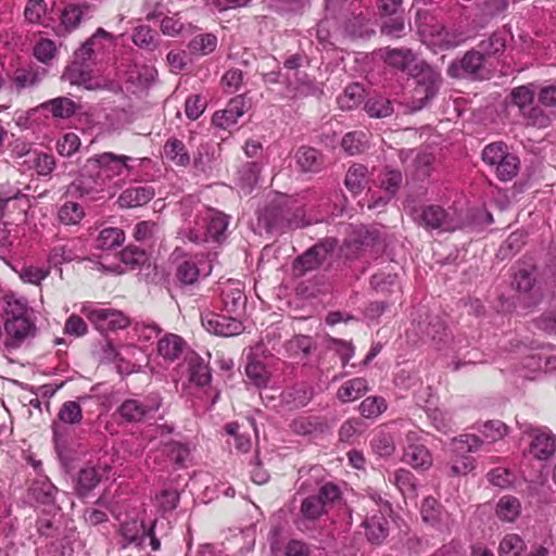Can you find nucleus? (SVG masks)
<instances>
[{
	"mask_svg": "<svg viewBox=\"0 0 556 556\" xmlns=\"http://www.w3.org/2000/svg\"><path fill=\"white\" fill-rule=\"evenodd\" d=\"M415 220L426 229L454 231L460 226V219L455 210H445L440 205L430 204L415 210Z\"/></svg>",
	"mask_w": 556,
	"mask_h": 556,
	"instance_id": "obj_5",
	"label": "nucleus"
},
{
	"mask_svg": "<svg viewBox=\"0 0 556 556\" xmlns=\"http://www.w3.org/2000/svg\"><path fill=\"white\" fill-rule=\"evenodd\" d=\"M80 312L102 333L125 329L129 325L128 317L122 312L92 303H85Z\"/></svg>",
	"mask_w": 556,
	"mask_h": 556,
	"instance_id": "obj_6",
	"label": "nucleus"
},
{
	"mask_svg": "<svg viewBox=\"0 0 556 556\" xmlns=\"http://www.w3.org/2000/svg\"><path fill=\"white\" fill-rule=\"evenodd\" d=\"M370 444L372 451L380 457H389L395 451L393 435L384 431L376 433Z\"/></svg>",
	"mask_w": 556,
	"mask_h": 556,
	"instance_id": "obj_51",
	"label": "nucleus"
},
{
	"mask_svg": "<svg viewBox=\"0 0 556 556\" xmlns=\"http://www.w3.org/2000/svg\"><path fill=\"white\" fill-rule=\"evenodd\" d=\"M240 100H231L225 110L214 113L213 124L223 129H227L235 125L238 122V118L243 115V110L240 108Z\"/></svg>",
	"mask_w": 556,
	"mask_h": 556,
	"instance_id": "obj_31",
	"label": "nucleus"
},
{
	"mask_svg": "<svg viewBox=\"0 0 556 556\" xmlns=\"http://www.w3.org/2000/svg\"><path fill=\"white\" fill-rule=\"evenodd\" d=\"M50 275V268L34 265H24L18 270V277L25 283L39 286Z\"/></svg>",
	"mask_w": 556,
	"mask_h": 556,
	"instance_id": "obj_55",
	"label": "nucleus"
},
{
	"mask_svg": "<svg viewBox=\"0 0 556 556\" xmlns=\"http://www.w3.org/2000/svg\"><path fill=\"white\" fill-rule=\"evenodd\" d=\"M506 48V33L495 31L489 38L479 43L480 52L491 56L504 52Z\"/></svg>",
	"mask_w": 556,
	"mask_h": 556,
	"instance_id": "obj_47",
	"label": "nucleus"
},
{
	"mask_svg": "<svg viewBox=\"0 0 556 556\" xmlns=\"http://www.w3.org/2000/svg\"><path fill=\"white\" fill-rule=\"evenodd\" d=\"M102 475L94 467H86L79 470L76 479V492L84 497L100 482Z\"/></svg>",
	"mask_w": 556,
	"mask_h": 556,
	"instance_id": "obj_33",
	"label": "nucleus"
},
{
	"mask_svg": "<svg viewBox=\"0 0 556 556\" xmlns=\"http://www.w3.org/2000/svg\"><path fill=\"white\" fill-rule=\"evenodd\" d=\"M393 478L390 477V480L396 485L399 491L404 496H414L416 492V478L415 476L406 469H399L393 472Z\"/></svg>",
	"mask_w": 556,
	"mask_h": 556,
	"instance_id": "obj_45",
	"label": "nucleus"
},
{
	"mask_svg": "<svg viewBox=\"0 0 556 556\" xmlns=\"http://www.w3.org/2000/svg\"><path fill=\"white\" fill-rule=\"evenodd\" d=\"M483 441L475 434H462L452 440V451L455 454H467L477 452L482 445Z\"/></svg>",
	"mask_w": 556,
	"mask_h": 556,
	"instance_id": "obj_52",
	"label": "nucleus"
},
{
	"mask_svg": "<svg viewBox=\"0 0 556 556\" xmlns=\"http://www.w3.org/2000/svg\"><path fill=\"white\" fill-rule=\"evenodd\" d=\"M162 399L157 393H150L142 400L129 399L118 407L121 417L128 422H140L151 418L161 407Z\"/></svg>",
	"mask_w": 556,
	"mask_h": 556,
	"instance_id": "obj_8",
	"label": "nucleus"
},
{
	"mask_svg": "<svg viewBox=\"0 0 556 556\" xmlns=\"http://www.w3.org/2000/svg\"><path fill=\"white\" fill-rule=\"evenodd\" d=\"M132 42L147 51H153L159 46V35L148 25H139L134 29Z\"/></svg>",
	"mask_w": 556,
	"mask_h": 556,
	"instance_id": "obj_39",
	"label": "nucleus"
},
{
	"mask_svg": "<svg viewBox=\"0 0 556 556\" xmlns=\"http://www.w3.org/2000/svg\"><path fill=\"white\" fill-rule=\"evenodd\" d=\"M217 46V38L213 34H200L193 37L188 48L194 54L207 55L212 53Z\"/></svg>",
	"mask_w": 556,
	"mask_h": 556,
	"instance_id": "obj_46",
	"label": "nucleus"
},
{
	"mask_svg": "<svg viewBox=\"0 0 556 556\" xmlns=\"http://www.w3.org/2000/svg\"><path fill=\"white\" fill-rule=\"evenodd\" d=\"M371 287L380 292H392L397 287V275L392 271H379L370 279Z\"/></svg>",
	"mask_w": 556,
	"mask_h": 556,
	"instance_id": "obj_60",
	"label": "nucleus"
},
{
	"mask_svg": "<svg viewBox=\"0 0 556 556\" xmlns=\"http://www.w3.org/2000/svg\"><path fill=\"white\" fill-rule=\"evenodd\" d=\"M364 98V88L358 85H350L344 93L339 98V104L342 110H352L356 108Z\"/></svg>",
	"mask_w": 556,
	"mask_h": 556,
	"instance_id": "obj_59",
	"label": "nucleus"
},
{
	"mask_svg": "<svg viewBox=\"0 0 556 556\" xmlns=\"http://www.w3.org/2000/svg\"><path fill=\"white\" fill-rule=\"evenodd\" d=\"M527 124L538 128H546L552 124L555 114L542 105H534L533 103L521 113Z\"/></svg>",
	"mask_w": 556,
	"mask_h": 556,
	"instance_id": "obj_36",
	"label": "nucleus"
},
{
	"mask_svg": "<svg viewBox=\"0 0 556 556\" xmlns=\"http://www.w3.org/2000/svg\"><path fill=\"white\" fill-rule=\"evenodd\" d=\"M294 157L298 166L304 173H316L323 167L321 154L314 148L300 147Z\"/></svg>",
	"mask_w": 556,
	"mask_h": 556,
	"instance_id": "obj_26",
	"label": "nucleus"
},
{
	"mask_svg": "<svg viewBox=\"0 0 556 556\" xmlns=\"http://www.w3.org/2000/svg\"><path fill=\"white\" fill-rule=\"evenodd\" d=\"M212 263L206 256H195L180 262L175 271V277L181 286H192L201 277H206L212 271Z\"/></svg>",
	"mask_w": 556,
	"mask_h": 556,
	"instance_id": "obj_13",
	"label": "nucleus"
},
{
	"mask_svg": "<svg viewBox=\"0 0 556 556\" xmlns=\"http://www.w3.org/2000/svg\"><path fill=\"white\" fill-rule=\"evenodd\" d=\"M525 547V542L518 534H506L500 543V556H520Z\"/></svg>",
	"mask_w": 556,
	"mask_h": 556,
	"instance_id": "obj_56",
	"label": "nucleus"
},
{
	"mask_svg": "<svg viewBox=\"0 0 556 556\" xmlns=\"http://www.w3.org/2000/svg\"><path fill=\"white\" fill-rule=\"evenodd\" d=\"M202 326L211 333L222 337H232L242 332L243 325L237 318L204 312L201 315Z\"/></svg>",
	"mask_w": 556,
	"mask_h": 556,
	"instance_id": "obj_16",
	"label": "nucleus"
},
{
	"mask_svg": "<svg viewBox=\"0 0 556 556\" xmlns=\"http://www.w3.org/2000/svg\"><path fill=\"white\" fill-rule=\"evenodd\" d=\"M17 154L25 156V163L33 166L40 176L50 175L55 167L54 156L51 154L39 152L25 146L21 151H17Z\"/></svg>",
	"mask_w": 556,
	"mask_h": 556,
	"instance_id": "obj_21",
	"label": "nucleus"
},
{
	"mask_svg": "<svg viewBox=\"0 0 556 556\" xmlns=\"http://www.w3.org/2000/svg\"><path fill=\"white\" fill-rule=\"evenodd\" d=\"M155 195L151 186H136L125 189L118 197L117 203L122 208H135L146 205Z\"/></svg>",
	"mask_w": 556,
	"mask_h": 556,
	"instance_id": "obj_20",
	"label": "nucleus"
},
{
	"mask_svg": "<svg viewBox=\"0 0 556 556\" xmlns=\"http://www.w3.org/2000/svg\"><path fill=\"white\" fill-rule=\"evenodd\" d=\"M337 242L332 239L319 242L299 256L293 265L296 275H304L306 271L314 270L328 260L334 250Z\"/></svg>",
	"mask_w": 556,
	"mask_h": 556,
	"instance_id": "obj_12",
	"label": "nucleus"
},
{
	"mask_svg": "<svg viewBox=\"0 0 556 556\" xmlns=\"http://www.w3.org/2000/svg\"><path fill=\"white\" fill-rule=\"evenodd\" d=\"M340 497V489L336 484L328 482L320 486L317 494L309 495L302 501L301 515L307 520H317Z\"/></svg>",
	"mask_w": 556,
	"mask_h": 556,
	"instance_id": "obj_7",
	"label": "nucleus"
},
{
	"mask_svg": "<svg viewBox=\"0 0 556 556\" xmlns=\"http://www.w3.org/2000/svg\"><path fill=\"white\" fill-rule=\"evenodd\" d=\"M326 424L315 416H300L291 424V429L294 433L300 435H311L316 432H321Z\"/></svg>",
	"mask_w": 556,
	"mask_h": 556,
	"instance_id": "obj_42",
	"label": "nucleus"
},
{
	"mask_svg": "<svg viewBox=\"0 0 556 556\" xmlns=\"http://www.w3.org/2000/svg\"><path fill=\"white\" fill-rule=\"evenodd\" d=\"M56 217L65 226L78 225L85 217V210L79 203L65 200L59 206Z\"/></svg>",
	"mask_w": 556,
	"mask_h": 556,
	"instance_id": "obj_32",
	"label": "nucleus"
},
{
	"mask_svg": "<svg viewBox=\"0 0 556 556\" xmlns=\"http://www.w3.org/2000/svg\"><path fill=\"white\" fill-rule=\"evenodd\" d=\"M363 525L368 541L374 544H380L388 535V520L381 511L367 517Z\"/></svg>",
	"mask_w": 556,
	"mask_h": 556,
	"instance_id": "obj_25",
	"label": "nucleus"
},
{
	"mask_svg": "<svg viewBox=\"0 0 556 556\" xmlns=\"http://www.w3.org/2000/svg\"><path fill=\"white\" fill-rule=\"evenodd\" d=\"M521 514L520 501L511 495L502 496L496 504L497 517L506 522H514Z\"/></svg>",
	"mask_w": 556,
	"mask_h": 556,
	"instance_id": "obj_34",
	"label": "nucleus"
},
{
	"mask_svg": "<svg viewBox=\"0 0 556 556\" xmlns=\"http://www.w3.org/2000/svg\"><path fill=\"white\" fill-rule=\"evenodd\" d=\"M260 173L261 166L256 162H248L239 169V187L244 194L252 192L258 181Z\"/></svg>",
	"mask_w": 556,
	"mask_h": 556,
	"instance_id": "obj_37",
	"label": "nucleus"
},
{
	"mask_svg": "<svg viewBox=\"0 0 556 556\" xmlns=\"http://www.w3.org/2000/svg\"><path fill=\"white\" fill-rule=\"evenodd\" d=\"M384 62L403 73L410 76L415 75L416 72L428 66V64L419 60L410 49H384L383 50Z\"/></svg>",
	"mask_w": 556,
	"mask_h": 556,
	"instance_id": "obj_15",
	"label": "nucleus"
},
{
	"mask_svg": "<svg viewBox=\"0 0 556 556\" xmlns=\"http://www.w3.org/2000/svg\"><path fill=\"white\" fill-rule=\"evenodd\" d=\"M163 156L176 166L187 167L191 163L190 153L186 144L178 138L170 137L163 146Z\"/></svg>",
	"mask_w": 556,
	"mask_h": 556,
	"instance_id": "obj_23",
	"label": "nucleus"
},
{
	"mask_svg": "<svg viewBox=\"0 0 556 556\" xmlns=\"http://www.w3.org/2000/svg\"><path fill=\"white\" fill-rule=\"evenodd\" d=\"M403 460L415 469H428L432 465V456L424 445L409 444L405 448Z\"/></svg>",
	"mask_w": 556,
	"mask_h": 556,
	"instance_id": "obj_30",
	"label": "nucleus"
},
{
	"mask_svg": "<svg viewBox=\"0 0 556 556\" xmlns=\"http://www.w3.org/2000/svg\"><path fill=\"white\" fill-rule=\"evenodd\" d=\"M46 70L35 65L17 67L10 76V88L20 93L26 88L37 86L45 77Z\"/></svg>",
	"mask_w": 556,
	"mask_h": 556,
	"instance_id": "obj_18",
	"label": "nucleus"
},
{
	"mask_svg": "<svg viewBox=\"0 0 556 556\" xmlns=\"http://www.w3.org/2000/svg\"><path fill=\"white\" fill-rule=\"evenodd\" d=\"M482 160L494 169L496 177L502 181L511 180L519 172V157L510 153L504 142L488 144L482 151Z\"/></svg>",
	"mask_w": 556,
	"mask_h": 556,
	"instance_id": "obj_4",
	"label": "nucleus"
},
{
	"mask_svg": "<svg viewBox=\"0 0 556 556\" xmlns=\"http://www.w3.org/2000/svg\"><path fill=\"white\" fill-rule=\"evenodd\" d=\"M412 326V331L420 340L433 344L437 349H441L448 338L446 326L439 316L427 315L424 320L418 321L414 319Z\"/></svg>",
	"mask_w": 556,
	"mask_h": 556,
	"instance_id": "obj_11",
	"label": "nucleus"
},
{
	"mask_svg": "<svg viewBox=\"0 0 556 556\" xmlns=\"http://www.w3.org/2000/svg\"><path fill=\"white\" fill-rule=\"evenodd\" d=\"M147 529L143 521L131 519L121 525L119 534L125 540V545L141 546L146 540Z\"/></svg>",
	"mask_w": 556,
	"mask_h": 556,
	"instance_id": "obj_29",
	"label": "nucleus"
},
{
	"mask_svg": "<svg viewBox=\"0 0 556 556\" xmlns=\"http://www.w3.org/2000/svg\"><path fill=\"white\" fill-rule=\"evenodd\" d=\"M62 78L71 85L83 87L86 90H99L105 87L102 79L93 77L76 62L66 67Z\"/></svg>",
	"mask_w": 556,
	"mask_h": 556,
	"instance_id": "obj_19",
	"label": "nucleus"
},
{
	"mask_svg": "<svg viewBox=\"0 0 556 556\" xmlns=\"http://www.w3.org/2000/svg\"><path fill=\"white\" fill-rule=\"evenodd\" d=\"M513 287L521 294H530L531 298L539 296L532 270L519 269L514 276Z\"/></svg>",
	"mask_w": 556,
	"mask_h": 556,
	"instance_id": "obj_44",
	"label": "nucleus"
},
{
	"mask_svg": "<svg viewBox=\"0 0 556 556\" xmlns=\"http://www.w3.org/2000/svg\"><path fill=\"white\" fill-rule=\"evenodd\" d=\"M282 212L283 219H286V222H290V224L293 222L299 224L296 229L309 224V222L305 219V212L303 207L290 199L282 198Z\"/></svg>",
	"mask_w": 556,
	"mask_h": 556,
	"instance_id": "obj_50",
	"label": "nucleus"
},
{
	"mask_svg": "<svg viewBox=\"0 0 556 556\" xmlns=\"http://www.w3.org/2000/svg\"><path fill=\"white\" fill-rule=\"evenodd\" d=\"M364 109L369 117L372 118H384L392 115L394 112L392 102L382 96L368 98Z\"/></svg>",
	"mask_w": 556,
	"mask_h": 556,
	"instance_id": "obj_38",
	"label": "nucleus"
},
{
	"mask_svg": "<svg viewBox=\"0 0 556 556\" xmlns=\"http://www.w3.org/2000/svg\"><path fill=\"white\" fill-rule=\"evenodd\" d=\"M314 348L313 339L308 336L299 334L289 340L286 344L288 353L292 356L302 354L308 356Z\"/></svg>",
	"mask_w": 556,
	"mask_h": 556,
	"instance_id": "obj_58",
	"label": "nucleus"
},
{
	"mask_svg": "<svg viewBox=\"0 0 556 556\" xmlns=\"http://www.w3.org/2000/svg\"><path fill=\"white\" fill-rule=\"evenodd\" d=\"M533 85L514 88L510 92L513 103L518 106L520 113L527 110L534 100L535 90Z\"/></svg>",
	"mask_w": 556,
	"mask_h": 556,
	"instance_id": "obj_57",
	"label": "nucleus"
},
{
	"mask_svg": "<svg viewBox=\"0 0 556 556\" xmlns=\"http://www.w3.org/2000/svg\"><path fill=\"white\" fill-rule=\"evenodd\" d=\"M245 374L250 381L257 388L267 386L269 374L263 363L252 359L245 366Z\"/></svg>",
	"mask_w": 556,
	"mask_h": 556,
	"instance_id": "obj_53",
	"label": "nucleus"
},
{
	"mask_svg": "<svg viewBox=\"0 0 556 556\" xmlns=\"http://www.w3.org/2000/svg\"><path fill=\"white\" fill-rule=\"evenodd\" d=\"M5 313L8 318L4 323V344L8 348H20L28 339L36 336L37 328L30 319L26 300L8 301Z\"/></svg>",
	"mask_w": 556,
	"mask_h": 556,
	"instance_id": "obj_2",
	"label": "nucleus"
},
{
	"mask_svg": "<svg viewBox=\"0 0 556 556\" xmlns=\"http://www.w3.org/2000/svg\"><path fill=\"white\" fill-rule=\"evenodd\" d=\"M105 189V180L102 174H91L88 170L83 172L67 188V195L81 198L89 201L100 199V194Z\"/></svg>",
	"mask_w": 556,
	"mask_h": 556,
	"instance_id": "obj_10",
	"label": "nucleus"
},
{
	"mask_svg": "<svg viewBox=\"0 0 556 556\" xmlns=\"http://www.w3.org/2000/svg\"><path fill=\"white\" fill-rule=\"evenodd\" d=\"M484 56L480 51L470 50L459 60L452 62L447 68V74L454 78L467 76H478L483 70Z\"/></svg>",
	"mask_w": 556,
	"mask_h": 556,
	"instance_id": "obj_17",
	"label": "nucleus"
},
{
	"mask_svg": "<svg viewBox=\"0 0 556 556\" xmlns=\"http://www.w3.org/2000/svg\"><path fill=\"white\" fill-rule=\"evenodd\" d=\"M89 7L88 5H77V4H71L67 5L61 15V22L62 25L67 30H72L76 28L84 16L88 13Z\"/></svg>",
	"mask_w": 556,
	"mask_h": 556,
	"instance_id": "obj_48",
	"label": "nucleus"
},
{
	"mask_svg": "<svg viewBox=\"0 0 556 556\" xmlns=\"http://www.w3.org/2000/svg\"><path fill=\"white\" fill-rule=\"evenodd\" d=\"M180 211V235L194 243L206 242L210 239L219 241L229 224L227 215L208 207L193 195L181 200Z\"/></svg>",
	"mask_w": 556,
	"mask_h": 556,
	"instance_id": "obj_1",
	"label": "nucleus"
},
{
	"mask_svg": "<svg viewBox=\"0 0 556 556\" xmlns=\"http://www.w3.org/2000/svg\"><path fill=\"white\" fill-rule=\"evenodd\" d=\"M536 98L540 105L556 113V80L539 87Z\"/></svg>",
	"mask_w": 556,
	"mask_h": 556,
	"instance_id": "obj_61",
	"label": "nucleus"
},
{
	"mask_svg": "<svg viewBox=\"0 0 556 556\" xmlns=\"http://www.w3.org/2000/svg\"><path fill=\"white\" fill-rule=\"evenodd\" d=\"M121 260L126 266L135 269L146 264L148 255L143 249L127 247L122 251Z\"/></svg>",
	"mask_w": 556,
	"mask_h": 556,
	"instance_id": "obj_62",
	"label": "nucleus"
},
{
	"mask_svg": "<svg viewBox=\"0 0 556 556\" xmlns=\"http://www.w3.org/2000/svg\"><path fill=\"white\" fill-rule=\"evenodd\" d=\"M344 31L352 38H368L374 34V28L371 22L361 13L345 23Z\"/></svg>",
	"mask_w": 556,
	"mask_h": 556,
	"instance_id": "obj_43",
	"label": "nucleus"
},
{
	"mask_svg": "<svg viewBox=\"0 0 556 556\" xmlns=\"http://www.w3.org/2000/svg\"><path fill=\"white\" fill-rule=\"evenodd\" d=\"M387 409V402L381 396H368L359 405L361 415L365 418H377Z\"/></svg>",
	"mask_w": 556,
	"mask_h": 556,
	"instance_id": "obj_54",
	"label": "nucleus"
},
{
	"mask_svg": "<svg viewBox=\"0 0 556 556\" xmlns=\"http://www.w3.org/2000/svg\"><path fill=\"white\" fill-rule=\"evenodd\" d=\"M45 110L51 112L53 117L56 118H70L75 114L76 104L73 100L66 97H59L49 100L42 104Z\"/></svg>",
	"mask_w": 556,
	"mask_h": 556,
	"instance_id": "obj_40",
	"label": "nucleus"
},
{
	"mask_svg": "<svg viewBox=\"0 0 556 556\" xmlns=\"http://www.w3.org/2000/svg\"><path fill=\"white\" fill-rule=\"evenodd\" d=\"M257 225L267 232L296 229L298 223L286 222L282 212V199L273 201L258 212Z\"/></svg>",
	"mask_w": 556,
	"mask_h": 556,
	"instance_id": "obj_14",
	"label": "nucleus"
},
{
	"mask_svg": "<svg viewBox=\"0 0 556 556\" xmlns=\"http://www.w3.org/2000/svg\"><path fill=\"white\" fill-rule=\"evenodd\" d=\"M367 134L364 131H351L343 138L341 146L343 150L350 155H355L363 152L367 147Z\"/></svg>",
	"mask_w": 556,
	"mask_h": 556,
	"instance_id": "obj_49",
	"label": "nucleus"
},
{
	"mask_svg": "<svg viewBox=\"0 0 556 556\" xmlns=\"http://www.w3.org/2000/svg\"><path fill=\"white\" fill-rule=\"evenodd\" d=\"M367 167L362 164L352 165L345 176V186L353 193L358 194L367 182Z\"/></svg>",
	"mask_w": 556,
	"mask_h": 556,
	"instance_id": "obj_41",
	"label": "nucleus"
},
{
	"mask_svg": "<svg viewBox=\"0 0 556 556\" xmlns=\"http://www.w3.org/2000/svg\"><path fill=\"white\" fill-rule=\"evenodd\" d=\"M185 348V341L181 337L167 333L157 342V353L164 359L173 362L179 357Z\"/></svg>",
	"mask_w": 556,
	"mask_h": 556,
	"instance_id": "obj_27",
	"label": "nucleus"
},
{
	"mask_svg": "<svg viewBox=\"0 0 556 556\" xmlns=\"http://www.w3.org/2000/svg\"><path fill=\"white\" fill-rule=\"evenodd\" d=\"M189 380L199 387L211 382L212 376L207 363L198 354L191 353L187 357Z\"/></svg>",
	"mask_w": 556,
	"mask_h": 556,
	"instance_id": "obj_24",
	"label": "nucleus"
},
{
	"mask_svg": "<svg viewBox=\"0 0 556 556\" xmlns=\"http://www.w3.org/2000/svg\"><path fill=\"white\" fill-rule=\"evenodd\" d=\"M132 159L130 156L126 155H117L112 152H104L101 154H98L96 156V162L100 166V173H112L113 175L119 176L123 174V170L130 172L131 166L129 165V162Z\"/></svg>",
	"mask_w": 556,
	"mask_h": 556,
	"instance_id": "obj_22",
	"label": "nucleus"
},
{
	"mask_svg": "<svg viewBox=\"0 0 556 556\" xmlns=\"http://www.w3.org/2000/svg\"><path fill=\"white\" fill-rule=\"evenodd\" d=\"M507 426L501 420L486 421L481 430L483 439L488 443L496 442L507 434Z\"/></svg>",
	"mask_w": 556,
	"mask_h": 556,
	"instance_id": "obj_64",
	"label": "nucleus"
},
{
	"mask_svg": "<svg viewBox=\"0 0 556 556\" xmlns=\"http://www.w3.org/2000/svg\"><path fill=\"white\" fill-rule=\"evenodd\" d=\"M525 435L532 439L529 452L538 459L549 458L556 450V438L547 428L535 427L531 424L520 425Z\"/></svg>",
	"mask_w": 556,
	"mask_h": 556,
	"instance_id": "obj_9",
	"label": "nucleus"
},
{
	"mask_svg": "<svg viewBox=\"0 0 556 556\" xmlns=\"http://www.w3.org/2000/svg\"><path fill=\"white\" fill-rule=\"evenodd\" d=\"M413 77L416 85L412 90L410 99L404 103L405 113H413L427 106L437 96L441 83L440 74L430 65L416 72Z\"/></svg>",
	"mask_w": 556,
	"mask_h": 556,
	"instance_id": "obj_3",
	"label": "nucleus"
},
{
	"mask_svg": "<svg viewBox=\"0 0 556 556\" xmlns=\"http://www.w3.org/2000/svg\"><path fill=\"white\" fill-rule=\"evenodd\" d=\"M58 417L64 424H78L83 418L81 407L76 401H67L61 406Z\"/></svg>",
	"mask_w": 556,
	"mask_h": 556,
	"instance_id": "obj_63",
	"label": "nucleus"
},
{
	"mask_svg": "<svg viewBox=\"0 0 556 556\" xmlns=\"http://www.w3.org/2000/svg\"><path fill=\"white\" fill-rule=\"evenodd\" d=\"M125 240L124 231L119 228L109 227L102 229L96 240V249L111 251L119 248Z\"/></svg>",
	"mask_w": 556,
	"mask_h": 556,
	"instance_id": "obj_35",
	"label": "nucleus"
},
{
	"mask_svg": "<svg viewBox=\"0 0 556 556\" xmlns=\"http://www.w3.org/2000/svg\"><path fill=\"white\" fill-rule=\"evenodd\" d=\"M368 391L367 380L364 378H353L345 381L337 392V397L342 403H350L362 397Z\"/></svg>",
	"mask_w": 556,
	"mask_h": 556,
	"instance_id": "obj_28",
	"label": "nucleus"
}]
</instances>
